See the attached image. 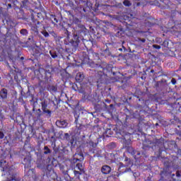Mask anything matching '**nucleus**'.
Here are the masks:
<instances>
[{"label": "nucleus", "mask_w": 181, "mask_h": 181, "mask_svg": "<svg viewBox=\"0 0 181 181\" xmlns=\"http://www.w3.org/2000/svg\"><path fill=\"white\" fill-rule=\"evenodd\" d=\"M127 152H129V153H130L132 156H134V159L138 158V156L141 155V153H139V151H135V149H134V148L132 147H128Z\"/></svg>", "instance_id": "f257e3e1"}, {"label": "nucleus", "mask_w": 181, "mask_h": 181, "mask_svg": "<svg viewBox=\"0 0 181 181\" xmlns=\"http://www.w3.org/2000/svg\"><path fill=\"white\" fill-rule=\"evenodd\" d=\"M125 162H127L126 163L125 165L122 164V163H119V172H121V168H124V166H127V168L132 166V162L131 161V160L128 159V158H125Z\"/></svg>", "instance_id": "f03ea898"}, {"label": "nucleus", "mask_w": 181, "mask_h": 181, "mask_svg": "<svg viewBox=\"0 0 181 181\" xmlns=\"http://www.w3.org/2000/svg\"><path fill=\"white\" fill-rule=\"evenodd\" d=\"M102 173H103V175H108V173H110L111 172V167L108 166V165H103L102 167Z\"/></svg>", "instance_id": "7ed1b4c3"}, {"label": "nucleus", "mask_w": 181, "mask_h": 181, "mask_svg": "<svg viewBox=\"0 0 181 181\" xmlns=\"http://www.w3.org/2000/svg\"><path fill=\"white\" fill-rule=\"evenodd\" d=\"M56 124L59 128H66V127L68 125L67 122L65 120L57 121Z\"/></svg>", "instance_id": "20e7f679"}, {"label": "nucleus", "mask_w": 181, "mask_h": 181, "mask_svg": "<svg viewBox=\"0 0 181 181\" xmlns=\"http://www.w3.org/2000/svg\"><path fill=\"white\" fill-rule=\"evenodd\" d=\"M76 81H78V83H81L83 80H84V74L79 72L76 74Z\"/></svg>", "instance_id": "39448f33"}, {"label": "nucleus", "mask_w": 181, "mask_h": 181, "mask_svg": "<svg viewBox=\"0 0 181 181\" xmlns=\"http://www.w3.org/2000/svg\"><path fill=\"white\" fill-rule=\"evenodd\" d=\"M0 97H1L3 99L7 98V97H8V90H6V89H2L0 91Z\"/></svg>", "instance_id": "423d86ee"}, {"label": "nucleus", "mask_w": 181, "mask_h": 181, "mask_svg": "<svg viewBox=\"0 0 181 181\" xmlns=\"http://www.w3.org/2000/svg\"><path fill=\"white\" fill-rule=\"evenodd\" d=\"M98 76H99L98 83H103V80H104V74L103 73V71L98 72Z\"/></svg>", "instance_id": "0eeeda50"}, {"label": "nucleus", "mask_w": 181, "mask_h": 181, "mask_svg": "<svg viewBox=\"0 0 181 181\" xmlns=\"http://www.w3.org/2000/svg\"><path fill=\"white\" fill-rule=\"evenodd\" d=\"M23 162H24V165H25V168L30 167V160H29L28 158H25Z\"/></svg>", "instance_id": "6e6552de"}, {"label": "nucleus", "mask_w": 181, "mask_h": 181, "mask_svg": "<svg viewBox=\"0 0 181 181\" xmlns=\"http://www.w3.org/2000/svg\"><path fill=\"white\" fill-rule=\"evenodd\" d=\"M76 168L78 170H80V172H81L82 173H84V168H83L82 163H77Z\"/></svg>", "instance_id": "1a4fd4ad"}, {"label": "nucleus", "mask_w": 181, "mask_h": 181, "mask_svg": "<svg viewBox=\"0 0 181 181\" xmlns=\"http://www.w3.org/2000/svg\"><path fill=\"white\" fill-rule=\"evenodd\" d=\"M77 156L79 157L76 158V162H77V160H80V162H81V160H84V157L83 156V153L75 154V156Z\"/></svg>", "instance_id": "9d476101"}, {"label": "nucleus", "mask_w": 181, "mask_h": 181, "mask_svg": "<svg viewBox=\"0 0 181 181\" xmlns=\"http://www.w3.org/2000/svg\"><path fill=\"white\" fill-rule=\"evenodd\" d=\"M49 54L52 59H56V57H57V54L54 51H50Z\"/></svg>", "instance_id": "9b49d317"}, {"label": "nucleus", "mask_w": 181, "mask_h": 181, "mask_svg": "<svg viewBox=\"0 0 181 181\" xmlns=\"http://www.w3.org/2000/svg\"><path fill=\"white\" fill-rule=\"evenodd\" d=\"M28 176H32L33 177L35 176V171L33 170H29L28 171Z\"/></svg>", "instance_id": "f8f14e48"}, {"label": "nucleus", "mask_w": 181, "mask_h": 181, "mask_svg": "<svg viewBox=\"0 0 181 181\" xmlns=\"http://www.w3.org/2000/svg\"><path fill=\"white\" fill-rule=\"evenodd\" d=\"M20 33L21 35H23V36H26V35H28V30L26 29H22L21 31H20Z\"/></svg>", "instance_id": "ddd939ff"}, {"label": "nucleus", "mask_w": 181, "mask_h": 181, "mask_svg": "<svg viewBox=\"0 0 181 181\" xmlns=\"http://www.w3.org/2000/svg\"><path fill=\"white\" fill-rule=\"evenodd\" d=\"M44 149H45V152H44V153H45V155H47V153H50V149L49 148V147H47V146H45L44 147Z\"/></svg>", "instance_id": "4468645a"}, {"label": "nucleus", "mask_w": 181, "mask_h": 181, "mask_svg": "<svg viewBox=\"0 0 181 181\" xmlns=\"http://www.w3.org/2000/svg\"><path fill=\"white\" fill-rule=\"evenodd\" d=\"M123 4L124 6H131V2L128 0H124Z\"/></svg>", "instance_id": "2eb2a0df"}, {"label": "nucleus", "mask_w": 181, "mask_h": 181, "mask_svg": "<svg viewBox=\"0 0 181 181\" xmlns=\"http://www.w3.org/2000/svg\"><path fill=\"white\" fill-rule=\"evenodd\" d=\"M42 35L45 36V37H49V33H47L46 30H43L41 32Z\"/></svg>", "instance_id": "dca6fc26"}, {"label": "nucleus", "mask_w": 181, "mask_h": 181, "mask_svg": "<svg viewBox=\"0 0 181 181\" xmlns=\"http://www.w3.org/2000/svg\"><path fill=\"white\" fill-rule=\"evenodd\" d=\"M88 146H92V148H95V146H97V144H95L93 141H89Z\"/></svg>", "instance_id": "f3484780"}, {"label": "nucleus", "mask_w": 181, "mask_h": 181, "mask_svg": "<svg viewBox=\"0 0 181 181\" xmlns=\"http://www.w3.org/2000/svg\"><path fill=\"white\" fill-rule=\"evenodd\" d=\"M44 112H45V114H48V115H52V112L49 110H43Z\"/></svg>", "instance_id": "a211bd4d"}, {"label": "nucleus", "mask_w": 181, "mask_h": 181, "mask_svg": "<svg viewBox=\"0 0 181 181\" xmlns=\"http://www.w3.org/2000/svg\"><path fill=\"white\" fill-rule=\"evenodd\" d=\"M4 136H5V134H4V132H0V139H4Z\"/></svg>", "instance_id": "6ab92c4d"}, {"label": "nucleus", "mask_w": 181, "mask_h": 181, "mask_svg": "<svg viewBox=\"0 0 181 181\" xmlns=\"http://www.w3.org/2000/svg\"><path fill=\"white\" fill-rule=\"evenodd\" d=\"M74 173L76 176H77V175H81V173H80L79 171H77V170H74Z\"/></svg>", "instance_id": "aec40b11"}, {"label": "nucleus", "mask_w": 181, "mask_h": 181, "mask_svg": "<svg viewBox=\"0 0 181 181\" xmlns=\"http://www.w3.org/2000/svg\"><path fill=\"white\" fill-rule=\"evenodd\" d=\"M153 47H154V49H160V46L156 45H153Z\"/></svg>", "instance_id": "412c9836"}, {"label": "nucleus", "mask_w": 181, "mask_h": 181, "mask_svg": "<svg viewBox=\"0 0 181 181\" xmlns=\"http://www.w3.org/2000/svg\"><path fill=\"white\" fill-rule=\"evenodd\" d=\"M171 83H172V84H173V85L176 84V79L173 78V79L171 80Z\"/></svg>", "instance_id": "4be33fe9"}, {"label": "nucleus", "mask_w": 181, "mask_h": 181, "mask_svg": "<svg viewBox=\"0 0 181 181\" xmlns=\"http://www.w3.org/2000/svg\"><path fill=\"white\" fill-rule=\"evenodd\" d=\"M127 172H131V168H127L126 170H124L123 171V173H127Z\"/></svg>", "instance_id": "5701e85b"}, {"label": "nucleus", "mask_w": 181, "mask_h": 181, "mask_svg": "<svg viewBox=\"0 0 181 181\" xmlns=\"http://www.w3.org/2000/svg\"><path fill=\"white\" fill-rule=\"evenodd\" d=\"M141 42H142V43H145L146 40H145V39H141Z\"/></svg>", "instance_id": "b1692460"}, {"label": "nucleus", "mask_w": 181, "mask_h": 181, "mask_svg": "<svg viewBox=\"0 0 181 181\" xmlns=\"http://www.w3.org/2000/svg\"><path fill=\"white\" fill-rule=\"evenodd\" d=\"M54 22H56V23H57V22H58L57 18H54Z\"/></svg>", "instance_id": "393cba45"}, {"label": "nucleus", "mask_w": 181, "mask_h": 181, "mask_svg": "<svg viewBox=\"0 0 181 181\" xmlns=\"http://www.w3.org/2000/svg\"><path fill=\"white\" fill-rule=\"evenodd\" d=\"M74 37H77V34L74 33Z\"/></svg>", "instance_id": "a878e982"}, {"label": "nucleus", "mask_w": 181, "mask_h": 181, "mask_svg": "<svg viewBox=\"0 0 181 181\" xmlns=\"http://www.w3.org/2000/svg\"><path fill=\"white\" fill-rule=\"evenodd\" d=\"M42 105H46V103H45V102H42Z\"/></svg>", "instance_id": "bb28decb"}, {"label": "nucleus", "mask_w": 181, "mask_h": 181, "mask_svg": "<svg viewBox=\"0 0 181 181\" xmlns=\"http://www.w3.org/2000/svg\"><path fill=\"white\" fill-rule=\"evenodd\" d=\"M65 136H69V134H67V133L65 134Z\"/></svg>", "instance_id": "cd10ccee"}, {"label": "nucleus", "mask_w": 181, "mask_h": 181, "mask_svg": "<svg viewBox=\"0 0 181 181\" xmlns=\"http://www.w3.org/2000/svg\"><path fill=\"white\" fill-rule=\"evenodd\" d=\"M119 50L120 52H122V49L119 48Z\"/></svg>", "instance_id": "c85d7f7f"}, {"label": "nucleus", "mask_w": 181, "mask_h": 181, "mask_svg": "<svg viewBox=\"0 0 181 181\" xmlns=\"http://www.w3.org/2000/svg\"><path fill=\"white\" fill-rule=\"evenodd\" d=\"M21 59V60H23V57H22Z\"/></svg>", "instance_id": "c756f323"}, {"label": "nucleus", "mask_w": 181, "mask_h": 181, "mask_svg": "<svg viewBox=\"0 0 181 181\" xmlns=\"http://www.w3.org/2000/svg\"><path fill=\"white\" fill-rule=\"evenodd\" d=\"M54 91H56V88H54Z\"/></svg>", "instance_id": "7c9ffc66"}, {"label": "nucleus", "mask_w": 181, "mask_h": 181, "mask_svg": "<svg viewBox=\"0 0 181 181\" xmlns=\"http://www.w3.org/2000/svg\"><path fill=\"white\" fill-rule=\"evenodd\" d=\"M177 176H180V175L178 173H177Z\"/></svg>", "instance_id": "2f4dec72"}, {"label": "nucleus", "mask_w": 181, "mask_h": 181, "mask_svg": "<svg viewBox=\"0 0 181 181\" xmlns=\"http://www.w3.org/2000/svg\"><path fill=\"white\" fill-rule=\"evenodd\" d=\"M79 93H83V91L80 90Z\"/></svg>", "instance_id": "473e14b6"}, {"label": "nucleus", "mask_w": 181, "mask_h": 181, "mask_svg": "<svg viewBox=\"0 0 181 181\" xmlns=\"http://www.w3.org/2000/svg\"><path fill=\"white\" fill-rule=\"evenodd\" d=\"M151 73H153V70L151 71Z\"/></svg>", "instance_id": "72a5a7b5"}, {"label": "nucleus", "mask_w": 181, "mask_h": 181, "mask_svg": "<svg viewBox=\"0 0 181 181\" xmlns=\"http://www.w3.org/2000/svg\"><path fill=\"white\" fill-rule=\"evenodd\" d=\"M8 6H11V4H8Z\"/></svg>", "instance_id": "f704fd0d"}]
</instances>
